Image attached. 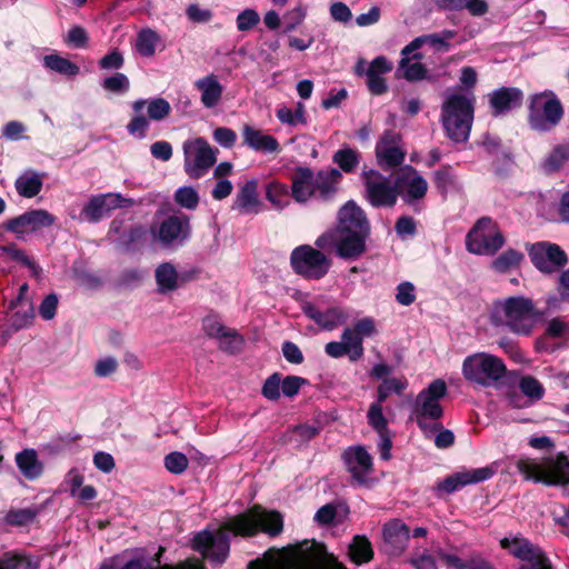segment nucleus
I'll list each match as a JSON object with an SVG mask.
<instances>
[{
    "mask_svg": "<svg viewBox=\"0 0 569 569\" xmlns=\"http://www.w3.org/2000/svg\"><path fill=\"white\" fill-rule=\"evenodd\" d=\"M282 530L283 517L279 511L253 505L224 521L216 533L208 530L198 532L192 539V548L211 562L222 565L230 552L229 532L236 537H254L261 531L277 537Z\"/></svg>",
    "mask_w": 569,
    "mask_h": 569,
    "instance_id": "f257e3e1",
    "label": "nucleus"
},
{
    "mask_svg": "<svg viewBox=\"0 0 569 569\" xmlns=\"http://www.w3.org/2000/svg\"><path fill=\"white\" fill-rule=\"evenodd\" d=\"M545 313L530 298L511 296L493 301L489 321L495 327H507L516 335L529 336Z\"/></svg>",
    "mask_w": 569,
    "mask_h": 569,
    "instance_id": "f03ea898",
    "label": "nucleus"
},
{
    "mask_svg": "<svg viewBox=\"0 0 569 569\" xmlns=\"http://www.w3.org/2000/svg\"><path fill=\"white\" fill-rule=\"evenodd\" d=\"M565 108L552 90L532 93L527 99V123L538 133L552 131L563 119Z\"/></svg>",
    "mask_w": 569,
    "mask_h": 569,
    "instance_id": "7ed1b4c3",
    "label": "nucleus"
},
{
    "mask_svg": "<svg viewBox=\"0 0 569 569\" xmlns=\"http://www.w3.org/2000/svg\"><path fill=\"white\" fill-rule=\"evenodd\" d=\"M473 99L461 93L448 96L441 106V121L447 137L455 142L467 141L473 121Z\"/></svg>",
    "mask_w": 569,
    "mask_h": 569,
    "instance_id": "20e7f679",
    "label": "nucleus"
},
{
    "mask_svg": "<svg viewBox=\"0 0 569 569\" xmlns=\"http://www.w3.org/2000/svg\"><path fill=\"white\" fill-rule=\"evenodd\" d=\"M505 242L499 224L490 217L478 219L466 236L467 250L478 256H495Z\"/></svg>",
    "mask_w": 569,
    "mask_h": 569,
    "instance_id": "39448f33",
    "label": "nucleus"
},
{
    "mask_svg": "<svg viewBox=\"0 0 569 569\" xmlns=\"http://www.w3.org/2000/svg\"><path fill=\"white\" fill-rule=\"evenodd\" d=\"M517 469L526 480H533L546 486L569 485V459L563 452L558 453L548 468L532 459L525 458L518 460Z\"/></svg>",
    "mask_w": 569,
    "mask_h": 569,
    "instance_id": "423d86ee",
    "label": "nucleus"
},
{
    "mask_svg": "<svg viewBox=\"0 0 569 569\" xmlns=\"http://www.w3.org/2000/svg\"><path fill=\"white\" fill-rule=\"evenodd\" d=\"M502 359L488 353H475L465 358L462 375L466 380L482 387H490L506 376Z\"/></svg>",
    "mask_w": 569,
    "mask_h": 569,
    "instance_id": "0eeeda50",
    "label": "nucleus"
},
{
    "mask_svg": "<svg viewBox=\"0 0 569 569\" xmlns=\"http://www.w3.org/2000/svg\"><path fill=\"white\" fill-rule=\"evenodd\" d=\"M360 178L365 187L363 197L371 207L393 208L396 206L402 178H397L396 183L391 184L390 180L376 169L362 170Z\"/></svg>",
    "mask_w": 569,
    "mask_h": 569,
    "instance_id": "6e6552de",
    "label": "nucleus"
},
{
    "mask_svg": "<svg viewBox=\"0 0 569 569\" xmlns=\"http://www.w3.org/2000/svg\"><path fill=\"white\" fill-rule=\"evenodd\" d=\"M290 264L297 274L319 280L328 273L331 261L322 251L309 244H301L292 250Z\"/></svg>",
    "mask_w": 569,
    "mask_h": 569,
    "instance_id": "1a4fd4ad",
    "label": "nucleus"
},
{
    "mask_svg": "<svg viewBox=\"0 0 569 569\" xmlns=\"http://www.w3.org/2000/svg\"><path fill=\"white\" fill-rule=\"evenodd\" d=\"M526 250L532 266L543 274H553L569 262L567 252L557 243L549 241L527 242Z\"/></svg>",
    "mask_w": 569,
    "mask_h": 569,
    "instance_id": "9d476101",
    "label": "nucleus"
},
{
    "mask_svg": "<svg viewBox=\"0 0 569 569\" xmlns=\"http://www.w3.org/2000/svg\"><path fill=\"white\" fill-rule=\"evenodd\" d=\"M184 171L193 179H199L217 161L218 149H212L208 141L202 138L187 140L183 143Z\"/></svg>",
    "mask_w": 569,
    "mask_h": 569,
    "instance_id": "9b49d317",
    "label": "nucleus"
},
{
    "mask_svg": "<svg viewBox=\"0 0 569 569\" xmlns=\"http://www.w3.org/2000/svg\"><path fill=\"white\" fill-rule=\"evenodd\" d=\"M447 393V385L442 379L433 380L417 397L419 408L416 410V421L423 431L428 430L429 425L426 419H440L443 415L442 406L439 400Z\"/></svg>",
    "mask_w": 569,
    "mask_h": 569,
    "instance_id": "f8f14e48",
    "label": "nucleus"
},
{
    "mask_svg": "<svg viewBox=\"0 0 569 569\" xmlns=\"http://www.w3.org/2000/svg\"><path fill=\"white\" fill-rule=\"evenodd\" d=\"M477 143L488 157L492 158L491 170L493 173L499 178H506L510 166L513 163L511 147L506 146L499 136L489 132L483 133Z\"/></svg>",
    "mask_w": 569,
    "mask_h": 569,
    "instance_id": "ddd939ff",
    "label": "nucleus"
},
{
    "mask_svg": "<svg viewBox=\"0 0 569 569\" xmlns=\"http://www.w3.org/2000/svg\"><path fill=\"white\" fill-rule=\"evenodd\" d=\"M56 217L44 209H31L24 213L7 220L2 227L23 239L24 233L36 232L42 228L51 227L56 222Z\"/></svg>",
    "mask_w": 569,
    "mask_h": 569,
    "instance_id": "4468645a",
    "label": "nucleus"
},
{
    "mask_svg": "<svg viewBox=\"0 0 569 569\" xmlns=\"http://www.w3.org/2000/svg\"><path fill=\"white\" fill-rule=\"evenodd\" d=\"M336 233L371 234V224L365 210L356 201H347L337 213Z\"/></svg>",
    "mask_w": 569,
    "mask_h": 569,
    "instance_id": "2eb2a0df",
    "label": "nucleus"
},
{
    "mask_svg": "<svg viewBox=\"0 0 569 569\" xmlns=\"http://www.w3.org/2000/svg\"><path fill=\"white\" fill-rule=\"evenodd\" d=\"M341 459L346 470L357 483H368V475L373 471V459L363 446L348 447L342 452Z\"/></svg>",
    "mask_w": 569,
    "mask_h": 569,
    "instance_id": "dca6fc26",
    "label": "nucleus"
},
{
    "mask_svg": "<svg viewBox=\"0 0 569 569\" xmlns=\"http://www.w3.org/2000/svg\"><path fill=\"white\" fill-rule=\"evenodd\" d=\"M495 475L491 467L476 468L471 470H463L447 476L443 480L439 481L436 486L438 493H452L461 488L479 483L490 479Z\"/></svg>",
    "mask_w": 569,
    "mask_h": 569,
    "instance_id": "f3484780",
    "label": "nucleus"
},
{
    "mask_svg": "<svg viewBox=\"0 0 569 569\" xmlns=\"http://www.w3.org/2000/svg\"><path fill=\"white\" fill-rule=\"evenodd\" d=\"M383 550L388 556H401L410 538L409 527L400 519H392L382 527Z\"/></svg>",
    "mask_w": 569,
    "mask_h": 569,
    "instance_id": "a211bd4d",
    "label": "nucleus"
},
{
    "mask_svg": "<svg viewBox=\"0 0 569 569\" xmlns=\"http://www.w3.org/2000/svg\"><path fill=\"white\" fill-rule=\"evenodd\" d=\"M493 117L505 116L523 103V91L517 87H500L488 94Z\"/></svg>",
    "mask_w": 569,
    "mask_h": 569,
    "instance_id": "6ab92c4d",
    "label": "nucleus"
},
{
    "mask_svg": "<svg viewBox=\"0 0 569 569\" xmlns=\"http://www.w3.org/2000/svg\"><path fill=\"white\" fill-rule=\"evenodd\" d=\"M301 309L307 318L327 331L335 330L347 319L346 312L340 307H329L322 310L318 305L306 301L302 303Z\"/></svg>",
    "mask_w": 569,
    "mask_h": 569,
    "instance_id": "aec40b11",
    "label": "nucleus"
},
{
    "mask_svg": "<svg viewBox=\"0 0 569 569\" xmlns=\"http://www.w3.org/2000/svg\"><path fill=\"white\" fill-rule=\"evenodd\" d=\"M191 228L187 214H172L166 218L159 226L158 239L168 247L173 242H182L190 237Z\"/></svg>",
    "mask_w": 569,
    "mask_h": 569,
    "instance_id": "412c9836",
    "label": "nucleus"
},
{
    "mask_svg": "<svg viewBox=\"0 0 569 569\" xmlns=\"http://www.w3.org/2000/svg\"><path fill=\"white\" fill-rule=\"evenodd\" d=\"M369 237L361 233H336L335 252L346 261L358 260L367 251Z\"/></svg>",
    "mask_w": 569,
    "mask_h": 569,
    "instance_id": "4be33fe9",
    "label": "nucleus"
},
{
    "mask_svg": "<svg viewBox=\"0 0 569 569\" xmlns=\"http://www.w3.org/2000/svg\"><path fill=\"white\" fill-rule=\"evenodd\" d=\"M291 197L299 203H306L315 197V172L309 167L298 166L291 177Z\"/></svg>",
    "mask_w": 569,
    "mask_h": 569,
    "instance_id": "5701e85b",
    "label": "nucleus"
},
{
    "mask_svg": "<svg viewBox=\"0 0 569 569\" xmlns=\"http://www.w3.org/2000/svg\"><path fill=\"white\" fill-rule=\"evenodd\" d=\"M392 70V64L382 56L375 58L366 70L367 87L371 94L381 96L388 91L383 74Z\"/></svg>",
    "mask_w": 569,
    "mask_h": 569,
    "instance_id": "b1692460",
    "label": "nucleus"
},
{
    "mask_svg": "<svg viewBox=\"0 0 569 569\" xmlns=\"http://www.w3.org/2000/svg\"><path fill=\"white\" fill-rule=\"evenodd\" d=\"M243 143L250 149L264 153H279L281 151L278 140L262 130L256 129L250 124L242 128Z\"/></svg>",
    "mask_w": 569,
    "mask_h": 569,
    "instance_id": "393cba45",
    "label": "nucleus"
},
{
    "mask_svg": "<svg viewBox=\"0 0 569 569\" xmlns=\"http://www.w3.org/2000/svg\"><path fill=\"white\" fill-rule=\"evenodd\" d=\"M342 173L337 168L322 169L315 174V194L322 201H330L338 191Z\"/></svg>",
    "mask_w": 569,
    "mask_h": 569,
    "instance_id": "a878e982",
    "label": "nucleus"
},
{
    "mask_svg": "<svg viewBox=\"0 0 569 569\" xmlns=\"http://www.w3.org/2000/svg\"><path fill=\"white\" fill-rule=\"evenodd\" d=\"M375 331L376 326L373 319L366 317L358 320L352 328H346L342 331L341 338L342 340H350L356 356L363 357V338L370 337Z\"/></svg>",
    "mask_w": 569,
    "mask_h": 569,
    "instance_id": "bb28decb",
    "label": "nucleus"
},
{
    "mask_svg": "<svg viewBox=\"0 0 569 569\" xmlns=\"http://www.w3.org/2000/svg\"><path fill=\"white\" fill-rule=\"evenodd\" d=\"M257 189L258 183L256 180L247 181L237 193L232 208L244 214L258 213L260 201Z\"/></svg>",
    "mask_w": 569,
    "mask_h": 569,
    "instance_id": "cd10ccee",
    "label": "nucleus"
},
{
    "mask_svg": "<svg viewBox=\"0 0 569 569\" xmlns=\"http://www.w3.org/2000/svg\"><path fill=\"white\" fill-rule=\"evenodd\" d=\"M194 86L201 91V103L206 108H214L221 100L223 87L214 74L198 79Z\"/></svg>",
    "mask_w": 569,
    "mask_h": 569,
    "instance_id": "c85d7f7f",
    "label": "nucleus"
},
{
    "mask_svg": "<svg viewBox=\"0 0 569 569\" xmlns=\"http://www.w3.org/2000/svg\"><path fill=\"white\" fill-rule=\"evenodd\" d=\"M16 463L21 473L29 480L39 478L43 472V466L38 459L34 449H23L16 455Z\"/></svg>",
    "mask_w": 569,
    "mask_h": 569,
    "instance_id": "c756f323",
    "label": "nucleus"
},
{
    "mask_svg": "<svg viewBox=\"0 0 569 569\" xmlns=\"http://www.w3.org/2000/svg\"><path fill=\"white\" fill-rule=\"evenodd\" d=\"M525 261V254L513 248H508L497 256L490 263V268L498 273H508L518 269Z\"/></svg>",
    "mask_w": 569,
    "mask_h": 569,
    "instance_id": "7c9ffc66",
    "label": "nucleus"
},
{
    "mask_svg": "<svg viewBox=\"0 0 569 569\" xmlns=\"http://www.w3.org/2000/svg\"><path fill=\"white\" fill-rule=\"evenodd\" d=\"M373 549L369 539L363 535H356L349 545V558L356 565H363L373 559Z\"/></svg>",
    "mask_w": 569,
    "mask_h": 569,
    "instance_id": "2f4dec72",
    "label": "nucleus"
},
{
    "mask_svg": "<svg viewBox=\"0 0 569 569\" xmlns=\"http://www.w3.org/2000/svg\"><path fill=\"white\" fill-rule=\"evenodd\" d=\"M433 184L443 199L450 190H458V177L450 164H443L433 172Z\"/></svg>",
    "mask_w": 569,
    "mask_h": 569,
    "instance_id": "473e14b6",
    "label": "nucleus"
},
{
    "mask_svg": "<svg viewBox=\"0 0 569 569\" xmlns=\"http://www.w3.org/2000/svg\"><path fill=\"white\" fill-rule=\"evenodd\" d=\"M154 277L158 290L161 293L173 291L178 288V272L170 262L159 264L156 269Z\"/></svg>",
    "mask_w": 569,
    "mask_h": 569,
    "instance_id": "72a5a7b5",
    "label": "nucleus"
},
{
    "mask_svg": "<svg viewBox=\"0 0 569 569\" xmlns=\"http://www.w3.org/2000/svg\"><path fill=\"white\" fill-rule=\"evenodd\" d=\"M361 160V153L357 149L343 147L337 150L332 156V161L338 166V170L345 173H353Z\"/></svg>",
    "mask_w": 569,
    "mask_h": 569,
    "instance_id": "f704fd0d",
    "label": "nucleus"
},
{
    "mask_svg": "<svg viewBox=\"0 0 569 569\" xmlns=\"http://www.w3.org/2000/svg\"><path fill=\"white\" fill-rule=\"evenodd\" d=\"M44 68L66 77H76L80 73V67L60 54H47L43 58Z\"/></svg>",
    "mask_w": 569,
    "mask_h": 569,
    "instance_id": "c9c22d12",
    "label": "nucleus"
},
{
    "mask_svg": "<svg viewBox=\"0 0 569 569\" xmlns=\"http://www.w3.org/2000/svg\"><path fill=\"white\" fill-rule=\"evenodd\" d=\"M408 169L415 174L407 184V191L402 196L406 203L411 204L415 200L426 197L428 191L427 180L417 173L416 169L408 166Z\"/></svg>",
    "mask_w": 569,
    "mask_h": 569,
    "instance_id": "e433bc0d",
    "label": "nucleus"
},
{
    "mask_svg": "<svg viewBox=\"0 0 569 569\" xmlns=\"http://www.w3.org/2000/svg\"><path fill=\"white\" fill-rule=\"evenodd\" d=\"M290 194L288 186L282 182L272 181L267 184L266 198L278 210H282L289 204Z\"/></svg>",
    "mask_w": 569,
    "mask_h": 569,
    "instance_id": "4c0bfd02",
    "label": "nucleus"
},
{
    "mask_svg": "<svg viewBox=\"0 0 569 569\" xmlns=\"http://www.w3.org/2000/svg\"><path fill=\"white\" fill-rule=\"evenodd\" d=\"M0 250L9 256V258L28 268L33 277H39L42 269L34 260L26 254V252L17 247L16 243L0 246Z\"/></svg>",
    "mask_w": 569,
    "mask_h": 569,
    "instance_id": "58836bf2",
    "label": "nucleus"
},
{
    "mask_svg": "<svg viewBox=\"0 0 569 569\" xmlns=\"http://www.w3.org/2000/svg\"><path fill=\"white\" fill-rule=\"evenodd\" d=\"M376 158L381 167L396 168L405 161L406 152L398 147L376 148Z\"/></svg>",
    "mask_w": 569,
    "mask_h": 569,
    "instance_id": "ea45409f",
    "label": "nucleus"
},
{
    "mask_svg": "<svg viewBox=\"0 0 569 569\" xmlns=\"http://www.w3.org/2000/svg\"><path fill=\"white\" fill-rule=\"evenodd\" d=\"M569 159V146H556L543 161V169L551 173L560 170Z\"/></svg>",
    "mask_w": 569,
    "mask_h": 569,
    "instance_id": "a19ab883",
    "label": "nucleus"
},
{
    "mask_svg": "<svg viewBox=\"0 0 569 569\" xmlns=\"http://www.w3.org/2000/svg\"><path fill=\"white\" fill-rule=\"evenodd\" d=\"M81 214L89 222L96 223L99 222L103 217L109 216L110 213L104 207V202L102 201V197L92 196L86 206L81 210Z\"/></svg>",
    "mask_w": 569,
    "mask_h": 569,
    "instance_id": "79ce46f5",
    "label": "nucleus"
},
{
    "mask_svg": "<svg viewBox=\"0 0 569 569\" xmlns=\"http://www.w3.org/2000/svg\"><path fill=\"white\" fill-rule=\"evenodd\" d=\"M160 38L151 29H143L138 33L136 48L142 57H152L156 52V46Z\"/></svg>",
    "mask_w": 569,
    "mask_h": 569,
    "instance_id": "37998d69",
    "label": "nucleus"
},
{
    "mask_svg": "<svg viewBox=\"0 0 569 569\" xmlns=\"http://www.w3.org/2000/svg\"><path fill=\"white\" fill-rule=\"evenodd\" d=\"M147 231L143 226L136 224L123 231L118 239V246L129 252L136 249L137 243L141 242Z\"/></svg>",
    "mask_w": 569,
    "mask_h": 569,
    "instance_id": "c03bdc74",
    "label": "nucleus"
},
{
    "mask_svg": "<svg viewBox=\"0 0 569 569\" xmlns=\"http://www.w3.org/2000/svg\"><path fill=\"white\" fill-rule=\"evenodd\" d=\"M325 351L331 358L338 359L348 356L350 361H358L362 356H356L350 340L330 341L325 346Z\"/></svg>",
    "mask_w": 569,
    "mask_h": 569,
    "instance_id": "a18cd8bd",
    "label": "nucleus"
},
{
    "mask_svg": "<svg viewBox=\"0 0 569 569\" xmlns=\"http://www.w3.org/2000/svg\"><path fill=\"white\" fill-rule=\"evenodd\" d=\"M510 553L523 561H533L539 553H542L538 548L530 543L527 539H512V549Z\"/></svg>",
    "mask_w": 569,
    "mask_h": 569,
    "instance_id": "49530a36",
    "label": "nucleus"
},
{
    "mask_svg": "<svg viewBox=\"0 0 569 569\" xmlns=\"http://www.w3.org/2000/svg\"><path fill=\"white\" fill-rule=\"evenodd\" d=\"M406 388V380L397 378H386L378 387L377 401L383 403L391 393L401 395Z\"/></svg>",
    "mask_w": 569,
    "mask_h": 569,
    "instance_id": "de8ad7c7",
    "label": "nucleus"
},
{
    "mask_svg": "<svg viewBox=\"0 0 569 569\" xmlns=\"http://www.w3.org/2000/svg\"><path fill=\"white\" fill-rule=\"evenodd\" d=\"M16 188L24 198L36 197L42 189V180L38 174L21 177L16 181Z\"/></svg>",
    "mask_w": 569,
    "mask_h": 569,
    "instance_id": "09e8293b",
    "label": "nucleus"
},
{
    "mask_svg": "<svg viewBox=\"0 0 569 569\" xmlns=\"http://www.w3.org/2000/svg\"><path fill=\"white\" fill-rule=\"evenodd\" d=\"M277 118L280 122L289 126L307 123L305 104L302 102H298L295 111L287 107H281L277 110Z\"/></svg>",
    "mask_w": 569,
    "mask_h": 569,
    "instance_id": "8fccbe9b",
    "label": "nucleus"
},
{
    "mask_svg": "<svg viewBox=\"0 0 569 569\" xmlns=\"http://www.w3.org/2000/svg\"><path fill=\"white\" fill-rule=\"evenodd\" d=\"M368 423L376 430L379 435H382L383 431H388V421L383 416L382 411V402L375 401L370 405L368 413Z\"/></svg>",
    "mask_w": 569,
    "mask_h": 569,
    "instance_id": "3c124183",
    "label": "nucleus"
},
{
    "mask_svg": "<svg viewBox=\"0 0 569 569\" xmlns=\"http://www.w3.org/2000/svg\"><path fill=\"white\" fill-rule=\"evenodd\" d=\"M400 69L403 70V77L408 81H418L427 77V68L421 62L410 63V58H401L399 63Z\"/></svg>",
    "mask_w": 569,
    "mask_h": 569,
    "instance_id": "603ef678",
    "label": "nucleus"
},
{
    "mask_svg": "<svg viewBox=\"0 0 569 569\" xmlns=\"http://www.w3.org/2000/svg\"><path fill=\"white\" fill-rule=\"evenodd\" d=\"M219 348L229 353H237L242 349L244 340L236 329L229 328L220 339Z\"/></svg>",
    "mask_w": 569,
    "mask_h": 569,
    "instance_id": "864d4df0",
    "label": "nucleus"
},
{
    "mask_svg": "<svg viewBox=\"0 0 569 569\" xmlns=\"http://www.w3.org/2000/svg\"><path fill=\"white\" fill-rule=\"evenodd\" d=\"M281 378L282 375L280 372H273L266 379L261 390V393L266 399L271 401H277L280 399L282 392Z\"/></svg>",
    "mask_w": 569,
    "mask_h": 569,
    "instance_id": "5fc2aeb1",
    "label": "nucleus"
},
{
    "mask_svg": "<svg viewBox=\"0 0 569 569\" xmlns=\"http://www.w3.org/2000/svg\"><path fill=\"white\" fill-rule=\"evenodd\" d=\"M174 201L189 210H194L199 204V194L192 187H181L174 192Z\"/></svg>",
    "mask_w": 569,
    "mask_h": 569,
    "instance_id": "6e6d98bb",
    "label": "nucleus"
},
{
    "mask_svg": "<svg viewBox=\"0 0 569 569\" xmlns=\"http://www.w3.org/2000/svg\"><path fill=\"white\" fill-rule=\"evenodd\" d=\"M89 36L87 30L81 26H73L64 37V43L74 49H83L88 47Z\"/></svg>",
    "mask_w": 569,
    "mask_h": 569,
    "instance_id": "4d7b16f0",
    "label": "nucleus"
},
{
    "mask_svg": "<svg viewBox=\"0 0 569 569\" xmlns=\"http://www.w3.org/2000/svg\"><path fill=\"white\" fill-rule=\"evenodd\" d=\"M519 388L525 396L531 399L540 400L545 395V389L540 381L531 376L522 377Z\"/></svg>",
    "mask_w": 569,
    "mask_h": 569,
    "instance_id": "13d9d810",
    "label": "nucleus"
},
{
    "mask_svg": "<svg viewBox=\"0 0 569 569\" xmlns=\"http://www.w3.org/2000/svg\"><path fill=\"white\" fill-rule=\"evenodd\" d=\"M188 458L184 453L172 451L164 457L166 469L173 475H181L188 468Z\"/></svg>",
    "mask_w": 569,
    "mask_h": 569,
    "instance_id": "bf43d9fd",
    "label": "nucleus"
},
{
    "mask_svg": "<svg viewBox=\"0 0 569 569\" xmlns=\"http://www.w3.org/2000/svg\"><path fill=\"white\" fill-rule=\"evenodd\" d=\"M0 569H37L32 561L18 555L4 553L0 559Z\"/></svg>",
    "mask_w": 569,
    "mask_h": 569,
    "instance_id": "052dcab7",
    "label": "nucleus"
},
{
    "mask_svg": "<svg viewBox=\"0 0 569 569\" xmlns=\"http://www.w3.org/2000/svg\"><path fill=\"white\" fill-rule=\"evenodd\" d=\"M148 118L160 121L169 116L171 111L170 103L163 98H154L148 102Z\"/></svg>",
    "mask_w": 569,
    "mask_h": 569,
    "instance_id": "680f3d73",
    "label": "nucleus"
},
{
    "mask_svg": "<svg viewBox=\"0 0 569 569\" xmlns=\"http://www.w3.org/2000/svg\"><path fill=\"white\" fill-rule=\"evenodd\" d=\"M202 329L210 338L220 339L226 335L227 328L214 315L207 316L202 320Z\"/></svg>",
    "mask_w": 569,
    "mask_h": 569,
    "instance_id": "e2e57ef3",
    "label": "nucleus"
},
{
    "mask_svg": "<svg viewBox=\"0 0 569 569\" xmlns=\"http://www.w3.org/2000/svg\"><path fill=\"white\" fill-rule=\"evenodd\" d=\"M102 87L110 92L122 93L129 90L130 82L124 73L117 72L106 78Z\"/></svg>",
    "mask_w": 569,
    "mask_h": 569,
    "instance_id": "0e129e2a",
    "label": "nucleus"
},
{
    "mask_svg": "<svg viewBox=\"0 0 569 569\" xmlns=\"http://www.w3.org/2000/svg\"><path fill=\"white\" fill-rule=\"evenodd\" d=\"M308 385V380L298 376H287L281 378V391L283 396L292 398L297 396L302 386Z\"/></svg>",
    "mask_w": 569,
    "mask_h": 569,
    "instance_id": "69168bd1",
    "label": "nucleus"
},
{
    "mask_svg": "<svg viewBox=\"0 0 569 569\" xmlns=\"http://www.w3.org/2000/svg\"><path fill=\"white\" fill-rule=\"evenodd\" d=\"M58 305L59 298L57 293L52 292L47 295L39 306V315L43 320L53 319L57 313Z\"/></svg>",
    "mask_w": 569,
    "mask_h": 569,
    "instance_id": "338daca9",
    "label": "nucleus"
},
{
    "mask_svg": "<svg viewBox=\"0 0 569 569\" xmlns=\"http://www.w3.org/2000/svg\"><path fill=\"white\" fill-rule=\"evenodd\" d=\"M307 16L306 9L302 6H298L283 16L284 20V32L293 31L298 26L302 23Z\"/></svg>",
    "mask_w": 569,
    "mask_h": 569,
    "instance_id": "774afa93",
    "label": "nucleus"
}]
</instances>
